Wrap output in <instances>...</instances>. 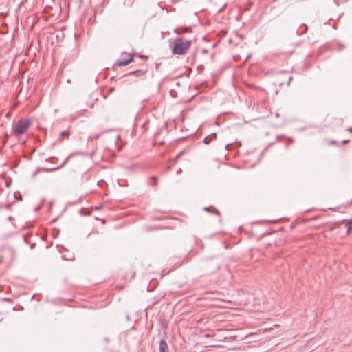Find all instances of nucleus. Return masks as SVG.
<instances>
[{
	"mask_svg": "<svg viewBox=\"0 0 352 352\" xmlns=\"http://www.w3.org/2000/svg\"><path fill=\"white\" fill-rule=\"evenodd\" d=\"M170 48L175 54L182 55L186 53L191 45L190 41H183L181 38H177L170 43Z\"/></svg>",
	"mask_w": 352,
	"mask_h": 352,
	"instance_id": "f257e3e1",
	"label": "nucleus"
},
{
	"mask_svg": "<svg viewBox=\"0 0 352 352\" xmlns=\"http://www.w3.org/2000/svg\"><path fill=\"white\" fill-rule=\"evenodd\" d=\"M30 126V121L28 119H21L19 120L14 126V133L16 136H20L24 134Z\"/></svg>",
	"mask_w": 352,
	"mask_h": 352,
	"instance_id": "f03ea898",
	"label": "nucleus"
},
{
	"mask_svg": "<svg viewBox=\"0 0 352 352\" xmlns=\"http://www.w3.org/2000/svg\"><path fill=\"white\" fill-rule=\"evenodd\" d=\"M133 60V56L131 54L123 52L121 57L117 60V65L119 66H125Z\"/></svg>",
	"mask_w": 352,
	"mask_h": 352,
	"instance_id": "7ed1b4c3",
	"label": "nucleus"
},
{
	"mask_svg": "<svg viewBox=\"0 0 352 352\" xmlns=\"http://www.w3.org/2000/svg\"><path fill=\"white\" fill-rule=\"evenodd\" d=\"M160 352H168V346L164 339H162L159 344Z\"/></svg>",
	"mask_w": 352,
	"mask_h": 352,
	"instance_id": "20e7f679",
	"label": "nucleus"
},
{
	"mask_svg": "<svg viewBox=\"0 0 352 352\" xmlns=\"http://www.w3.org/2000/svg\"><path fill=\"white\" fill-rule=\"evenodd\" d=\"M346 226L347 227V233L350 232V230L352 229V221L350 222H348L346 224Z\"/></svg>",
	"mask_w": 352,
	"mask_h": 352,
	"instance_id": "39448f33",
	"label": "nucleus"
},
{
	"mask_svg": "<svg viewBox=\"0 0 352 352\" xmlns=\"http://www.w3.org/2000/svg\"><path fill=\"white\" fill-rule=\"evenodd\" d=\"M71 157V155L68 156L65 160L63 162V164L60 166V167L63 166L69 160V158Z\"/></svg>",
	"mask_w": 352,
	"mask_h": 352,
	"instance_id": "423d86ee",
	"label": "nucleus"
},
{
	"mask_svg": "<svg viewBox=\"0 0 352 352\" xmlns=\"http://www.w3.org/2000/svg\"><path fill=\"white\" fill-rule=\"evenodd\" d=\"M69 135V133L66 131H62L61 133V136H68Z\"/></svg>",
	"mask_w": 352,
	"mask_h": 352,
	"instance_id": "0eeeda50",
	"label": "nucleus"
},
{
	"mask_svg": "<svg viewBox=\"0 0 352 352\" xmlns=\"http://www.w3.org/2000/svg\"><path fill=\"white\" fill-rule=\"evenodd\" d=\"M209 138H210V136L206 137V138L204 139V143H205V144H209Z\"/></svg>",
	"mask_w": 352,
	"mask_h": 352,
	"instance_id": "6e6552de",
	"label": "nucleus"
},
{
	"mask_svg": "<svg viewBox=\"0 0 352 352\" xmlns=\"http://www.w3.org/2000/svg\"><path fill=\"white\" fill-rule=\"evenodd\" d=\"M174 32H175L176 34H181V32H180L179 29H175V30H174Z\"/></svg>",
	"mask_w": 352,
	"mask_h": 352,
	"instance_id": "1a4fd4ad",
	"label": "nucleus"
},
{
	"mask_svg": "<svg viewBox=\"0 0 352 352\" xmlns=\"http://www.w3.org/2000/svg\"><path fill=\"white\" fill-rule=\"evenodd\" d=\"M189 29H190V28H183V32H187L189 30Z\"/></svg>",
	"mask_w": 352,
	"mask_h": 352,
	"instance_id": "9d476101",
	"label": "nucleus"
},
{
	"mask_svg": "<svg viewBox=\"0 0 352 352\" xmlns=\"http://www.w3.org/2000/svg\"><path fill=\"white\" fill-rule=\"evenodd\" d=\"M57 168H52V169H47V171H52V170H56Z\"/></svg>",
	"mask_w": 352,
	"mask_h": 352,
	"instance_id": "9b49d317",
	"label": "nucleus"
},
{
	"mask_svg": "<svg viewBox=\"0 0 352 352\" xmlns=\"http://www.w3.org/2000/svg\"><path fill=\"white\" fill-rule=\"evenodd\" d=\"M179 157V155H177L175 158V160H177Z\"/></svg>",
	"mask_w": 352,
	"mask_h": 352,
	"instance_id": "f8f14e48",
	"label": "nucleus"
},
{
	"mask_svg": "<svg viewBox=\"0 0 352 352\" xmlns=\"http://www.w3.org/2000/svg\"><path fill=\"white\" fill-rule=\"evenodd\" d=\"M101 208H102V206H98V210H100V209H101Z\"/></svg>",
	"mask_w": 352,
	"mask_h": 352,
	"instance_id": "ddd939ff",
	"label": "nucleus"
},
{
	"mask_svg": "<svg viewBox=\"0 0 352 352\" xmlns=\"http://www.w3.org/2000/svg\"><path fill=\"white\" fill-rule=\"evenodd\" d=\"M205 210L208 211V210H209V208H205Z\"/></svg>",
	"mask_w": 352,
	"mask_h": 352,
	"instance_id": "4468645a",
	"label": "nucleus"
},
{
	"mask_svg": "<svg viewBox=\"0 0 352 352\" xmlns=\"http://www.w3.org/2000/svg\"><path fill=\"white\" fill-rule=\"evenodd\" d=\"M349 131L352 132V128H350Z\"/></svg>",
	"mask_w": 352,
	"mask_h": 352,
	"instance_id": "2eb2a0df",
	"label": "nucleus"
}]
</instances>
